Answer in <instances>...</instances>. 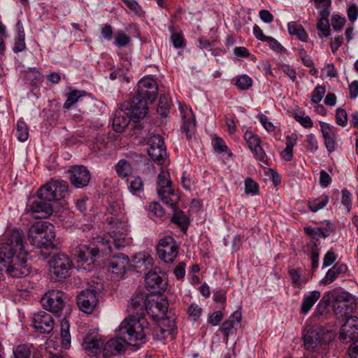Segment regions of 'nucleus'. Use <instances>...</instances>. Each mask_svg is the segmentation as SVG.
Instances as JSON below:
<instances>
[{
  "label": "nucleus",
  "mask_w": 358,
  "mask_h": 358,
  "mask_svg": "<svg viewBox=\"0 0 358 358\" xmlns=\"http://www.w3.org/2000/svg\"><path fill=\"white\" fill-rule=\"evenodd\" d=\"M24 244V233L20 229L6 231L0 243V264L13 278H23L30 273Z\"/></svg>",
  "instance_id": "nucleus-1"
},
{
  "label": "nucleus",
  "mask_w": 358,
  "mask_h": 358,
  "mask_svg": "<svg viewBox=\"0 0 358 358\" xmlns=\"http://www.w3.org/2000/svg\"><path fill=\"white\" fill-rule=\"evenodd\" d=\"M115 331L117 335L127 334V340L131 345L138 341L144 342L149 331L148 322L144 316L129 315L120 323Z\"/></svg>",
  "instance_id": "nucleus-2"
},
{
  "label": "nucleus",
  "mask_w": 358,
  "mask_h": 358,
  "mask_svg": "<svg viewBox=\"0 0 358 358\" xmlns=\"http://www.w3.org/2000/svg\"><path fill=\"white\" fill-rule=\"evenodd\" d=\"M55 237L54 226L46 221L35 222L28 231V239L31 244L39 248L52 246Z\"/></svg>",
  "instance_id": "nucleus-3"
},
{
  "label": "nucleus",
  "mask_w": 358,
  "mask_h": 358,
  "mask_svg": "<svg viewBox=\"0 0 358 358\" xmlns=\"http://www.w3.org/2000/svg\"><path fill=\"white\" fill-rule=\"evenodd\" d=\"M113 231L108 233L107 237H98L97 243L99 244V247L101 250L104 252L108 251L111 252V246L110 243L113 241L116 249L120 250L124 248L125 245L129 244V241L126 238V232L127 231V226L124 222L114 220L110 222Z\"/></svg>",
  "instance_id": "nucleus-4"
},
{
  "label": "nucleus",
  "mask_w": 358,
  "mask_h": 358,
  "mask_svg": "<svg viewBox=\"0 0 358 358\" xmlns=\"http://www.w3.org/2000/svg\"><path fill=\"white\" fill-rule=\"evenodd\" d=\"M327 334L324 330L311 331L303 336V345L307 354H313V357L319 358L325 354L328 347Z\"/></svg>",
  "instance_id": "nucleus-5"
},
{
  "label": "nucleus",
  "mask_w": 358,
  "mask_h": 358,
  "mask_svg": "<svg viewBox=\"0 0 358 358\" xmlns=\"http://www.w3.org/2000/svg\"><path fill=\"white\" fill-rule=\"evenodd\" d=\"M168 301L161 296L148 295L145 301V310L154 320L161 321L162 323H170V320L166 317L168 310Z\"/></svg>",
  "instance_id": "nucleus-6"
},
{
  "label": "nucleus",
  "mask_w": 358,
  "mask_h": 358,
  "mask_svg": "<svg viewBox=\"0 0 358 358\" xmlns=\"http://www.w3.org/2000/svg\"><path fill=\"white\" fill-rule=\"evenodd\" d=\"M51 278L55 280H62L70 275V271L73 268L71 259L62 253L56 254L52 257L49 262Z\"/></svg>",
  "instance_id": "nucleus-7"
},
{
  "label": "nucleus",
  "mask_w": 358,
  "mask_h": 358,
  "mask_svg": "<svg viewBox=\"0 0 358 358\" xmlns=\"http://www.w3.org/2000/svg\"><path fill=\"white\" fill-rule=\"evenodd\" d=\"M157 191L164 203L174 207L178 202L179 196L173 192L169 173L162 171L157 177Z\"/></svg>",
  "instance_id": "nucleus-8"
},
{
  "label": "nucleus",
  "mask_w": 358,
  "mask_h": 358,
  "mask_svg": "<svg viewBox=\"0 0 358 358\" xmlns=\"http://www.w3.org/2000/svg\"><path fill=\"white\" fill-rule=\"evenodd\" d=\"M101 289V286L100 287L90 286L82 290L76 299L79 309L87 314L92 313L98 303L99 294Z\"/></svg>",
  "instance_id": "nucleus-9"
},
{
  "label": "nucleus",
  "mask_w": 358,
  "mask_h": 358,
  "mask_svg": "<svg viewBox=\"0 0 358 358\" xmlns=\"http://www.w3.org/2000/svg\"><path fill=\"white\" fill-rule=\"evenodd\" d=\"M68 193V184L64 180H53L43 186L38 194L48 201H58L66 196Z\"/></svg>",
  "instance_id": "nucleus-10"
},
{
  "label": "nucleus",
  "mask_w": 358,
  "mask_h": 358,
  "mask_svg": "<svg viewBox=\"0 0 358 358\" xmlns=\"http://www.w3.org/2000/svg\"><path fill=\"white\" fill-rule=\"evenodd\" d=\"M157 250L160 259L172 263L178 256V246L173 237L167 236L160 239Z\"/></svg>",
  "instance_id": "nucleus-11"
},
{
  "label": "nucleus",
  "mask_w": 358,
  "mask_h": 358,
  "mask_svg": "<svg viewBox=\"0 0 358 358\" xmlns=\"http://www.w3.org/2000/svg\"><path fill=\"white\" fill-rule=\"evenodd\" d=\"M64 294L59 290H50L41 298L43 307L53 313H60L64 307Z\"/></svg>",
  "instance_id": "nucleus-12"
},
{
  "label": "nucleus",
  "mask_w": 358,
  "mask_h": 358,
  "mask_svg": "<svg viewBox=\"0 0 358 358\" xmlns=\"http://www.w3.org/2000/svg\"><path fill=\"white\" fill-rule=\"evenodd\" d=\"M344 321L341 326L339 338L343 343H349L358 337V317L348 316L345 313L343 317Z\"/></svg>",
  "instance_id": "nucleus-13"
},
{
  "label": "nucleus",
  "mask_w": 358,
  "mask_h": 358,
  "mask_svg": "<svg viewBox=\"0 0 358 358\" xmlns=\"http://www.w3.org/2000/svg\"><path fill=\"white\" fill-rule=\"evenodd\" d=\"M82 345L88 355L96 356L103 352L104 341L97 331H91L84 337Z\"/></svg>",
  "instance_id": "nucleus-14"
},
{
  "label": "nucleus",
  "mask_w": 358,
  "mask_h": 358,
  "mask_svg": "<svg viewBox=\"0 0 358 358\" xmlns=\"http://www.w3.org/2000/svg\"><path fill=\"white\" fill-rule=\"evenodd\" d=\"M149 101L137 96H134L131 101L124 103L123 106L129 113V116L134 122L144 118L147 114L148 108V103Z\"/></svg>",
  "instance_id": "nucleus-15"
},
{
  "label": "nucleus",
  "mask_w": 358,
  "mask_h": 358,
  "mask_svg": "<svg viewBox=\"0 0 358 358\" xmlns=\"http://www.w3.org/2000/svg\"><path fill=\"white\" fill-rule=\"evenodd\" d=\"M27 212L34 218L43 219L50 215L53 210L50 201L42 199L38 194V198L30 202L27 207Z\"/></svg>",
  "instance_id": "nucleus-16"
},
{
  "label": "nucleus",
  "mask_w": 358,
  "mask_h": 358,
  "mask_svg": "<svg viewBox=\"0 0 358 358\" xmlns=\"http://www.w3.org/2000/svg\"><path fill=\"white\" fill-rule=\"evenodd\" d=\"M157 95V85L151 77H144L138 83L136 96L152 103Z\"/></svg>",
  "instance_id": "nucleus-17"
},
{
  "label": "nucleus",
  "mask_w": 358,
  "mask_h": 358,
  "mask_svg": "<svg viewBox=\"0 0 358 358\" xmlns=\"http://www.w3.org/2000/svg\"><path fill=\"white\" fill-rule=\"evenodd\" d=\"M32 322L34 329L42 334L50 333L55 325L52 315L45 311L35 313Z\"/></svg>",
  "instance_id": "nucleus-18"
},
{
  "label": "nucleus",
  "mask_w": 358,
  "mask_h": 358,
  "mask_svg": "<svg viewBox=\"0 0 358 358\" xmlns=\"http://www.w3.org/2000/svg\"><path fill=\"white\" fill-rule=\"evenodd\" d=\"M129 263V257L120 253L114 255L110 261V271L114 278H122L125 274Z\"/></svg>",
  "instance_id": "nucleus-19"
},
{
  "label": "nucleus",
  "mask_w": 358,
  "mask_h": 358,
  "mask_svg": "<svg viewBox=\"0 0 358 358\" xmlns=\"http://www.w3.org/2000/svg\"><path fill=\"white\" fill-rule=\"evenodd\" d=\"M70 173V181L77 188L87 186L90 181V173L84 166H73Z\"/></svg>",
  "instance_id": "nucleus-20"
},
{
  "label": "nucleus",
  "mask_w": 358,
  "mask_h": 358,
  "mask_svg": "<svg viewBox=\"0 0 358 358\" xmlns=\"http://www.w3.org/2000/svg\"><path fill=\"white\" fill-rule=\"evenodd\" d=\"M119 336L108 340L104 343L103 353L105 357L120 354L126 350V347L129 342L126 338Z\"/></svg>",
  "instance_id": "nucleus-21"
},
{
  "label": "nucleus",
  "mask_w": 358,
  "mask_h": 358,
  "mask_svg": "<svg viewBox=\"0 0 358 358\" xmlns=\"http://www.w3.org/2000/svg\"><path fill=\"white\" fill-rule=\"evenodd\" d=\"M180 110L182 119V131L186 134L187 139L192 138L196 129V120L194 115L190 108L186 105H180Z\"/></svg>",
  "instance_id": "nucleus-22"
},
{
  "label": "nucleus",
  "mask_w": 358,
  "mask_h": 358,
  "mask_svg": "<svg viewBox=\"0 0 358 358\" xmlns=\"http://www.w3.org/2000/svg\"><path fill=\"white\" fill-rule=\"evenodd\" d=\"M320 128L325 148L331 153L336 150L337 144L334 127L329 124L320 122Z\"/></svg>",
  "instance_id": "nucleus-23"
},
{
  "label": "nucleus",
  "mask_w": 358,
  "mask_h": 358,
  "mask_svg": "<svg viewBox=\"0 0 358 358\" xmlns=\"http://www.w3.org/2000/svg\"><path fill=\"white\" fill-rule=\"evenodd\" d=\"M132 120L125 108L122 105L121 108L116 110L113 120V129L117 132H122Z\"/></svg>",
  "instance_id": "nucleus-24"
},
{
  "label": "nucleus",
  "mask_w": 358,
  "mask_h": 358,
  "mask_svg": "<svg viewBox=\"0 0 358 358\" xmlns=\"http://www.w3.org/2000/svg\"><path fill=\"white\" fill-rule=\"evenodd\" d=\"M146 296L143 294H136L131 299L130 304L128 307V311L130 315L143 316L145 310Z\"/></svg>",
  "instance_id": "nucleus-25"
},
{
  "label": "nucleus",
  "mask_w": 358,
  "mask_h": 358,
  "mask_svg": "<svg viewBox=\"0 0 358 358\" xmlns=\"http://www.w3.org/2000/svg\"><path fill=\"white\" fill-rule=\"evenodd\" d=\"M101 250L99 244L98 243V248H90L87 245H81L78 247L75 253L78 263H85L89 259H92L93 257H95L99 253V250Z\"/></svg>",
  "instance_id": "nucleus-26"
},
{
  "label": "nucleus",
  "mask_w": 358,
  "mask_h": 358,
  "mask_svg": "<svg viewBox=\"0 0 358 358\" xmlns=\"http://www.w3.org/2000/svg\"><path fill=\"white\" fill-rule=\"evenodd\" d=\"M152 330V337L155 340L162 341L169 336L173 329V322L170 320V323H162L161 321H158Z\"/></svg>",
  "instance_id": "nucleus-27"
},
{
  "label": "nucleus",
  "mask_w": 358,
  "mask_h": 358,
  "mask_svg": "<svg viewBox=\"0 0 358 358\" xmlns=\"http://www.w3.org/2000/svg\"><path fill=\"white\" fill-rule=\"evenodd\" d=\"M320 297V292L315 290L304 295L301 306V313L307 314Z\"/></svg>",
  "instance_id": "nucleus-28"
},
{
  "label": "nucleus",
  "mask_w": 358,
  "mask_h": 358,
  "mask_svg": "<svg viewBox=\"0 0 358 358\" xmlns=\"http://www.w3.org/2000/svg\"><path fill=\"white\" fill-rule=\"evenodd\" d=\"M287 29L289 34L296 36L301 41H307L308 34L303 26L296 22H289Z\"/></svg>",
  "instance_id": "nucleus-29"
},
{
  "label": "nucleus",
  "mask_w": 358,
  "mask_h": 358,
  "mask_svg": "<svg viewBox=\"0 0 358 358\" xmlns=\"http://www.w3.org/2000/svg\"><path fill=\"white\" fill-rule=\"evenodd\" d=\"M61 345L64 349H69L71 345L69 323L64 319L61 321Z\"/></svg>",
  "instance_id": "nucleus-30"
},
{
  "label": "nucleus",
  "mask_w": 358,
  "mask_h": 358,
  "mask_svg": "<svg viewBox=\"0 0 358 358\" xmlns=\"http://www.w3.org/2000/svg\"><path fill=\"white\" fill-rule=\"evenodd\" d=\"M307 250L310 252V260H311V267L314 271L317 268L319 265V249L317 248V244L315 241H310L306 245Z\"/></svg>",
  "instance_id": "nucleus-31"
},
{
  "label": "nucleus",
  "mask_w": 358,
  "mask_h": 358,
  "mask_svg": "<svg viewBox=\"0 0 358 358\" xmlns=\"http://www.w3.org/2000/svg\"><path fill=\"white\" fill-rule=\"evenodd\" d=\"M329 202V196L322 194L317 198L309 199L308 201V206L310 211L317 212V210L323 208Z\"/></svg>",
  "instance_id": "nucleus-32"
},
{
  "label": "nucleus",
  "mask_w": 358,
  "mask_h": 358,
  "mask_svg": "<svg viewBox=\"0 0 358 358\" xmlns=\"http://www.w3.org/2000/svg\"><path fill=\"white\" fill-rule=\"evenodd\" d=\"M115 169L118 176L121 178H126L129 176L133 171L130 162L124 159L119 160L115 165Z\"/></svg>",
  "instance_id": "nucleus-33"
},
{
  "label": "nucleus",
  "mask_w": 358,
  "mask_h": 358,
  "mask_svg": "<svg viewBox=\"0 0 358 358\" xmlns=\"http://www.w3.org/2000/svg\"><path fill=\"white\" fill-rule=\"evenodd\" d=\"M128 188L134 195H138L143 192L144 183L139 176L131 177L127 180Z\"/></svg>",
  "instance_id": "nucleus-34"
},
{
  "label": "nucleus",
  "mask_w": 358,
  "mask_h": 358,
  "mask_svg": "<svg viewBox=\"0 0 358 358\" xmlns=\"http://www.w3.org/2000/svg\"><path fill=\"white\" fill-rule=\"evenodd\" d=\"M320 17H329L331 13V0H313Z\"/></svg>",
  "instance_id": "nucleus-35"
},
{
  "label": "nucleus",
  "mask_w": 358,
  "mask_h": 358,
  "mask_svg": "<svg viewBox=\"0 0 358 358\" xmlns=\"http://www.w3.org/2000/svg\"><path fill=\"white\" fill-rule=\"evenodd\" d=\"M87 94L85 91L72 90L67 94V99L64 103V108L69 109L71 106L76 103L80 98Z\"/></svg>",
  "instance_id": "nucleus-36"
},
{
  "label": "nucleus",
  "mask_w": 358,
  "mask_h": 358,
  "mask_svg": "<svg viewBox=\"0 0 358 358\" xmlns=\"http://www.w3.org/2000/svg\"><path fill=\"white\" fill-rule=\"evenodd\" d=\"M33 350L31 344H20L13 349L14 358H30Z\"/></svg>",
  "instance_id": "nucleus-37"
},
{
  "label": "nucleus",
  "mask_w": 358,
  "mask_h": 358,
  "mask_svg": "<svg viewBox=\"0 0 358 358\" xmlns=\"http://www.w3.org/2000/svg\"><path fill=\"white\" fill-rule=\"evenodd\" d=\"M145 282L151 288H162V278L156 271H149L145 276Z\"/></svg>",
  "instance_id": "nucleus-38"
},
{
  "label": "nucleus",
  "mask_w": 358,
  "mask_h": 358,
  "mask_svg": "<svg viewBox=\"0 0 358 358\" xmlns=\"http://www.w3.org/2000/svg\"><path fill=\"white\" fill-rule=\"evenodd\" d=\"M148 154L150 158L159 164L164 163L166 156V147L158 148H148Z\"/></svg>",
  "instance_id": "nucleus-39"
},
{
  "label": "nucleus",
  "mask_w": 358,
  "mask_h": 358,
  "mask_svg": "<svg viewBox=\"0 0 358 358\" xmlns=\"http://www.w3.org/2000/svg\"><path fill=\"white\" fill-rule=\"evenodd\" d=\"M320 37H328L330 35V24L328 17H320L316 24Z\"/></svg>",
  "instance_id": "nucleus-40"
},
{
  "label": "nucleus",
  "mask_w": 358,
  "mask_h": 358,
  "mask_svg": "<svg viewBox=\"0 0 358 358\" xmlns=\"http://www.w3.org/2000/svg\"><path fill=\"white\" fill-rule=\"evenodd\" d=\"M17 25L18 27V36L15 41L13 50L15 52H19L24 50L26 48L24 42L25 34L22 25L20 23V22H17Z\"/></svg>",
  "instance_id": "nucleus-41"
},
{
  "label": "nucleus",
  "mask_w": 358,
  "mask_h": 358,
  "mask_svg": "<svg viewBox=\"0 0 358 358\" xmlns=\"http://www.w3.org/2000/svg\"><path fill=\"white\" fill-rule=\"evenodd\" d=\"M288 273L292 279V284L294 287L300 288L302 285L306 283L307 280L302 278V275L298 269L289 268Z\"/></svg>",
  "instance_id": "nucleus-42"
},
{
  "label": "nucleus",
  "mask_w": 358,
  "mask_h": 358,
  "mask_svg": "<svg viewBox=\"0 0 358 358\" xmlns=\"http://www.w3.org/2000/svg\"><path fill=\"white\" fill-rule=\"evenodd\" d=\"M24 78L33 85H36L42 81V76L36 68L29 69L26 71Z\"/></svg>",
  "instance_id": "nucleus-43"
},
{
  "label": "nucleus",
  "mask_w": 358,
  "mask_h": 358,
  "mask_svg": "<svg viewBox=\"0 0 358 358\" xmlns=\"http://www.w3.org/2000/svg\"><path fill=\"white\" fill-rule=\"evenodd\" d=\"M16 136L21 142H24L29 137V129L22 120H18L16 124Z\"/></svg>",
  "instance_id": "nucleus-44"
},
{
  "label": "nucleus",
  "mask_w": 358,
  "mask_h": 358,
  "mask_svg": "<svg viewBox=\"0 0 358 358\" xmlns=\"http://www.w3.org/2000/svg\"><path fill=\"white\" fill-rule=\"evenodd\" d=\"M244 138L246 141L250 150L252 151L257 146L260 145L261 140L257 135L253 134L250 131H247L244 134Z\"/></svg>",
  "instance_id": "nucleus-45"
},
{
  "label": "nucleus",
  "mask_w": 358,
  "mask_h": 358,
  "mask_svg": "<svg viewBox=\"0 0 358 358\" xmlns=\"http://www.w3.org/2000/svg\"><path fill=\"white\" fill-rule=\"evenodd\" d=\"M131 41L130 37L123 31H117L114 38V44L119 47H124Z\"/></svg>",
  "instance_id": "nucleus-46"
},
{
  "label": "nucleus",
  "mask_w": 358,
  "mask_h": 358,
  "mask_svg": "<svg viewBox=\"0 0 358 358\" xmlns=\"http://www.w3.org/2000/svg\"><path fill=\"white\" fill-rule=\"evenodd\" d=\"M212 145L216 152L220 153L226 152L231 155V153L229 152L228 147L222 138L217 136L213 138L212 140Z\"/></svg>",
  "instance_id": "nucleus-47"
},
{
  "label": "nucleus",
  "mask_w": 358,
  "mask_h": 358,
  "mask_svg": "<svg viewBox=\"0 0 358 358\" xmlns=\"http://www.w3.org/2000/svg\"><path fill=\"white\" fill-rule=\"evenodd\" d=\"M252 152L254 153L256 159L260 162V165L262 166H267L268 164V157L261 145L253 149Z\"/></svg>",
  "instance_id": "nucleus-48"
},
{
  "label": "nucleus",
  "mask_w": 358,
  "mask_h": 358,
  "mask_svg": "<svg viewBox=\"0 0 358 358\" xmlns=\"http://www.w3.org/2000/svg\"><path fill=\"white\" fill-rule=\"evenodd\" d=\"M326 92V89L322 85H317L316 86L311 95V102L313 103H320L322 98L324 97V95Z\"/></svg>",
  "instance_id": "nucleus-49"
},
{
  "label": "nucleus",
  "mask_w": 358,
  "mask_h": 358,
  "mask_svg": "<svg viewBox=\"0 0 358 358\" xmlns=\"http://www.w3.org/2000/svg\"><path fill=\"white\" fill-rule=\"evenodd\" d=\"M236 85L239 89L245 90L252 85V80L247 75H241L236 79Z\"/></svg>",
  "instance_id": "nucleus-50"
},
{
  "label": "nucleus",
  "mask_w": 358,
  "mask_h": 358,
  "mask_svg": "<svg viewBox=\"0 0 358 358\" xmlns=\"http://www.w3.org/2000/svg\"><path fill=\"white\" fill-rule=\"evenodd\" d=\"M202 308L196 303H191L187 308L189 317L194 321H196L202 314Z\"/></svg>",
  "instance_id": "nucleus-51"
},
{
  "label": "nucleus",
  "mask_w": 358,
  "mask_h": 358,
  "mask_svg": "<svg viewBox=\"0 0 358 358\" xmlns=\"http://www.w3.org/2000/svg\"><path fill=\"white\" fill-rule=\"evenodd\" d=\"M339 274L335 271L334 267H331L328 270L325 276L321 280L320 283L324 285H327L333 282L338 277Z\"/></svg>",
  "instance_id": "nucleus-52"
},
{
  "label": "nucleus",
  "mask_w": 358,
  "mask_h": 358,
  "mask_svg": "<svg viewBox=\"0 0 358 358\" xmlns=\"http://www.w3.org/2000/svg\"><path fill=\"white\" fill-rule=\"evenodd\" d=\"M148 148H158L165 147L164 139L159 135H152L148 139Z\"/></svg>",
  "instance_id": "nucleus-53"
},
{
  "label": "nucleus",
  "mask_w": 358,
  "mask_h": 358,
  "mask_svg": "<svg viewBox=\"0 0 358 358\" xmlns=\"http://www.w3.org/2000/svg\"><path fill=\"white\" fill-rule=\"evenodd\" d=\"M259 185L252 178H247L245 180V192L246 194H256L258 192Z\"/></svg>",
  "instance_id": "nucleus-54"
},
{
  "label": "nucleus",
  "mask_w": 358,
  "mask_h": 358,
  "mask_svg": "<svg viewBox=\"0 0 358 358\" xmlns=\"http://www.w3.org/2000/svg\"><path fill=\"white\" fill-rule=\"evenodd\" d=\"M148 209L153 215L156 216L157 217L161 218L164 215V210L159 203H150Z\"/></svg>",
  "instance_id": "nucleus-55"
},
{
  "label": "nucleus",
  "mask_w": 358,
  "mask_h": 358,
  "mask_svg": "<svg viewBox=\"0 0 358 358\" xmlns=\"http://www.w3.org/2000/svg\"><path fill=\"white\" fill-rule=\"evenodd\" d=\"M346 20L343 17L334 14L331 17V25L334 30L340 31L343 29Z\"/></svg>",
  "instance_id": "nucleus-56"
},
{
  "label": "nucleus",
  "mask_w": 358,
  "mask_h": 358,
  "mask_svg": "<svg viewBox=\"0 0 358 358\" xmlns=\"http://www.w3.org/2000/svg\"><path fill=\"white\" fill-rule=\"evenodd\" d=\"M306 142L308 150L314 153L318 150V143L315 136L313 134H308L306 138Z\"/></svg>",
  "instance_id": "nucleus-57"
},
{
  "label": "nucleus",
  "mask_w": 358,
  "mask_h": 358,
  "mask_svg": "<svg viewBox=\"0 0 358 358\" xmlns=\"http://www.w3.org/2000/svg\"><path fill=\"white\" fill-rule=\"evenodd\" d=\"M336 120L337 124L345 127L348 123V115L346 111L342 108H338L336 113Z\"/></svg>",
  "instance_id": "nucleus-58"
},
{
  "label": "nucleus",
  "mask_w": 358,
  "mask_h": 358,
  "mask_svg": "<svg viewBox=\"0 0 358 358\" xmlns=\"http://www.w3.org/2000/svg\"><path fill=\"white\" fill-rule=\"evenodd\" d=\"M294 119L305 128H311L313 126V122L309 116H303L299 114H296L294 115Z\"/></svg>",
  "instance_id": "nucleus-59"
},
{
  "label": "nucleus",
  "mask_w": 358,
  "mask_h": 358,
  "mask_svg": "<svg viewBox=\"0 0 358 358\" xmlns=\"http://www.w3.org/2000/svg\"><path fill=\"white\" fill-rule=\"evenodd\" d=\"M257 117L262 126L268 132H272L275 130V127L268 120V117L265 115L260 114Z\"/></svg>",
  "instance_id": "nucleus-60"
},
{
  "label": "nucleus",
  "mask_w": 358,
  "mask_h": 358,
  "mask_svg": "<svg viewBox=\"0 0 358 358\" xmlns=\"http://www.w3.org/2000/svg\"><path fill=\"white\" fill-rule=\"evenodd\" d=\"M265 42L268 43L270 48L276 52L280 53L284 50L282 45L277 40L271 36H268L267 38H266Z\"/></svg>",
  "instance_id": "nucleus-61"
},
{
  "label": "nucleus",
  "mask_w": 358,
  "mask_h": 358,
  "mask_svg": "<svg viewBox=\"0 0 358 358\" xmlns=\"http://www.w3.org/2000/svg\"><path fill=\"white\" fill-rule=\"evenodd\" d=\"M342 203L346 207L349 212L352 208V195L347 189L342 190Z\"/></svg>",
  "instance_id": "nucleus-62"
},
{
  "label": "nucleus",
  "mask_w": 358,
  "mask_h": 358,
  "mask_svg": "<svg viewBox=\"0 0 358 358\" xmlns=\"http://www.w3.org/2000/svg\"><path fill=\"white\" fill-rule=\"evenodd\" d=\"M234 327L235 324L229 319L222 323L220 329L225 336L227 341L228 340L229 335Z\"/></svg>",
  "instance_id": "nucleus-63"
},
{
  "label": "nucleus",
  "mask_w": 358,
  "mask_h": 358,
  "mask_svg": "<svg viewBox=\"0 0 358 358\" xmlns=\"http://www.w3.org/2000/svg\"><path fill=\"white\" fill-rule=\"evenodd\" d=\"M223 318V315L221 311L213 312L208 319V322L213 326H217L220 324Z\"/></svg>",
  "instance_id": "nucleus-64"
}]
</instances>
